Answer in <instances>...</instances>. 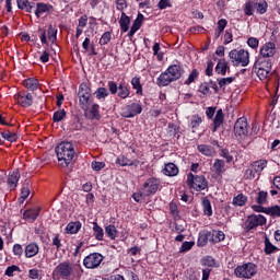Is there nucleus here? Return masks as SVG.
Listing matches in <instances>:
<instances>
[{"label":"nucleus","mask_w":280,"mask_h":280,"mask_svg":"<svg viewBox=\"0 0 280 280\" xmlns=\"http://www.w3.org/2000/svg\"><path fill=\"white\" fill-rule=\"evenodd\" d=\"M2 139H5L7 141H10L11 143H14L16 141L18 137L16 133L10 132V131H4L0 133Z\"/></svg>","instance_id":"50"},{"label":"nucleus","mask_w":280,"mask_h":280,"mask_svg":"<svg viewBox=\"0 0 280 280\" xmlns=\"http://www.w3.org/2000/svg\"><path fill=\"white\" fill-rule=\"evenodd\" d=\"M234 133L240 139H246L248 137V120L245 117H241L234 125Z\"/></svg>","instance_id":"13"},{"label":"nucleus","mask_w":280,"mask_h":280,"mask_svg":"<svg viewBox=\"0 0 280 280\" xmlns=\"http://www.w3.org/2000/svg\"><path fill=\"white\" fill-rule=\"evenodd\" d=\"M57 35H58V30H56V28H54V26L49 25V27H48V40L50 43H56Z\"/></svg>","instance_id":"52"},{"label":"nucleus","mask_w":280,"mask_h":280,"mask_svg":"<svg viewBox=\"0 0 280 280\" xmlns=\"http://www.w3.org/2000/svg\"><path fill=\"white\" fill-rule=\"evenodd\" d=\"M54 10V5L49 3H44V2H37L36 3V11L35 15L37 19H40V15L47 14Z\"/></svg>","instance_id":"17"},{"label":"nucleus","mask_w":280,"mask_h":280,"mask_svg":"<svg viewBox=\"0 0 280 280\" xmlns=\"http://www.w3.org/2000/svg\"><path fill=\"white\" fill-rule=\"evenodd\" d=\"M200 124H202V117L198 115H192L190 117L189 128H191V130H196L197 128H199Z\"/></svg>","instance_id":"41"},{"label":"nucleus","mask_w":280,"mask_h":280,"mask_svg":"<svg viewBox=\"0 0 280 280\" xmlns=\"http://www.w3.org/2000/svg\"><path fill=\"white\" fill-rule=\"evenodd\" d=\"M266 215H270L271 218H280V207L279 206H271L265 209Z\"/></svg>","instance_id":"40"},{"label":"nucleus","mask_w":280,"mask_h":280,"mask_svg":"<svg viewBox=\"0 0 280 280\" xmlns=\"http://www.w3.org/2000/svg\"><path fill=\"white\" fill-rule=\"evenodd\" d=\"M254 8H256L258 14H266V11L268 10V3L266 2L254 3Z\"/></svg>","instance_id":"53"},{"label":"nucleus","mask_w":280,"mask_h":280,"mask_svg":"<svg viewBox=\"0 0 280 280\" xmlns=\"http://www.w3.org/2000/svg\"><path fill=\"white\" fill-rule=\"evenodd\" d=\"M104 261V256L100 253H92L85 256L83 259V266L89 270H95V268H100L102 262Z\"/></svg>","instance_id":"11"},{"label":"nucleus","mask_w":280,"mask_h":280,"mask_svg":"<svg viewBox=\"0 0 280 280\" xmlns=\"http://www.w3.org/2000/svg\"><path fill=\"white\" fill-rule=\"evenodd\" d=\"M226 71H231L229 61L226 59H220L215 67V73L219 75H226Z\"/></svg>","instance_id":"22"},{"label":"nucleus","mask_w":280,"mask_h":280,"mask_svg":"<svg viewBox=\"0 0 280 280\" xmlns=\"http://www.w3.org/2000/svg\"><path fill=\"white\" fill-rule=\"evenodd\" d=\"M19 10H24V12H32L34 10V2H30V0H18Z\"/></svg>","instance_id":"33"},{"label":"nucleus","mask_w":280,"mask_h":280,"mask_svg":"<svg viewBox=\"0 0 280 280\" xmlns=\"http://www.w3.org/2000/svg\"><path fill=\"white\" fill-rule=\"evenodd\" d=\"M161 187V179L155 177L148 178L142 187H141V195L142 196H154L159 188Z\"/></svg>","instance_id":"9"},{"label":"nucleus","mask_w":280,"mask_h":280,"mask_svg":"<svg viewBox=\"0 0 280 280\" xmlns=\"http://www.w3.org/2000/svg\"><path fill=\"white\" fill-rule=\"evenodd\" d=\"M243 10H244V14H245L246 16H253V12H254V10H255V3L252 2V1L246 2Z\"/></svg>","instance_id":"51"},{"label":"nucleus","mask_w":280,"mask_h":280,"mask_svg":"<svg viewBox=\"0 0 280 280\" xmlns=\"http://www.w3.org/2000/svg\"><path fill=\"white\" fill-rule=\"evenodd\" d=\"M253 69L258 75L259 80H267L268 75H270V71H272V61L269 59L262 60L261 58H257Z\"/></svg>","instance_id":"5"},{"label":"nucleus","mask_w":280,"mask_h":280,"mask_svg":"<svg viewBox=\"0 0 280 280\" xmlns=\"http://www.w3.org/2000/svg\"><path fill=\"white\" fill-rule=\"evenodd\" d=\"M234 275L237 279H253L257 275V265L253 262L240 265L234 269Z\"/></svg>","instance_id":"6"},{"label":"nucleus","mask_w":280,"mask_h":280,"mask_svg":"<svg viewBox=\"0 0 280 280\" xmlns=\"http://www.w3.org/2000/svg\"><path fill=\"white\" fill-rule=\"evenodd\" d=\"M229 58L233 67H248L250 63V52L244 49H232L229 52Z\"/></svg>","instance_id":"4"},{"label":"nucleus","mask_w":280,"mask_h":280,"mask_svg":"<svg viewBox=\"0 0 280 280\" xmlns=\"http://www.w3.org/2000/svg\"><path fill=\"white\" fill-rule=\"evenodd\" d=\"M275 250H278L277 246L270 243V238L268 236L265 237V253L266 255H272Z\"/></svg>","instance_id":"43"},{"label":"nucleus","mask_w":280,"mask_h":280,"mask_svg":"<svg viewBox=\"0 0 280 280\" xmlns=\"http://www.w3.org/2000/svg\"><path fill=\"white\" fill-rule=\"evenodd\" d=\"M93 233H94V237H95V240H97V242L104 241V229H102V226H100V224H97V222L93 223Z\"/></svg>","instance_id":"36"},{"label":"nucleus","mask_w":280,"mask_h":280,"mask_svg":"<svg viewBox=\"0 0 280 280\" xmlns=\"http://www.w3.org/2000/svg\"><path fill=\"white\" fill-rule=\"evenodd\" d=\"M143 112V107L139 103H132L130 105H126L121 109V117L130 119L132 117H137V115H141Z\"/></svg>","instance_id":"12"},{"label":"nucleus","mask_w":280,"mask_h":280,"mask_svg":"<svg viewBox=\"0 0 280 280\" xmlns=\"http://www.w3.org/2000/svg\"><path fill=\"white\" fill-rule=\"evenodd\" d=\"M23 84L27 91H36L38 89V80L34 78L24 80Z\"/></svg>","instance_id":"37"},{"label":"nucleus","mask_w":280,"mask_h":280,"mask_svg":"<svg viewBox=\"0 0 280 280\" xmlns=\"http://www.w3.org/2000/svg\"><path fill=\"white\" fill-rule=\"evenodd\" d=\"M14 100L20 106H22V108H30V106L34 104V96H32L30 92L25 91L15 94Z\"/></svg>","instance_id":"15"},{"label":"nucleus","mask_w":280,"mask_h":280,"mask_svg":"<svg viewBox=\"0 0 280 280\" xmlns=\"http://www.w3.org/2000/svg\"><path fill=\"white\" fill-rule=\"evenodd\" d=\"M14 272H21V267L16 265L9 266L5 269L4 275L5 277H14Z\"/></svg>","instance_id":"49"},{"label":"nucleus","mask_w":280,"mask_h":280,"mask_svg":"<svg viewBox=\"0 0 280 280\" xmlns=\"http://www.w3.org/2000/svg\"><path fill=\"white\" fill-rule=\"evenodd\" d=\"M197 150L200 152V154H203V156H215V149H213L211 145L199 144Z\"/></svg>","instance_id":"29"},{"label":"nucleus","mask_w":280,"mask_h":280,"mask_svg":"<svg viewBox=\"0 0 280 280\" xmlns=\"http://www.w3.org/2000/svg\"><path fill=\"white\" fill-rule=\"evenodd\" d=\"M162 172L165 176H178V166L174 163H167Z\"/></svg>","instance_id":"27"},{"label":"nucleus","mask_w":280,"mask_h":280,"mask_svg":"<svg viewBox=\"0 0 280 280\" xmlns=\"http://www.w3.org/2000/svg\"><path fill=\"white\" fill-rule=\"evenodd\" d=\"M28 278L32 280L40 279V270L33 268L28 270Z\"/></svg>","instance_id":"64"},{"label":"nucleus","mask_w":280,"mask_h":280,"mask_svg":"<svg viewBox=\"0 0 280 280\" xmlns=\"http://www.w3.org/2000/svg\"><path fill=\"white\" fill-rule=\"evenodd\" d=\"M224 124V112H222V108L217 110V114L213 118V129L212 132H217L218 128Z\"/></svg>","instance_id":"23"},{"label":"nucleus","mask_w":280,"mask_h":280,"mask_svg":"<svg viewBox=\"0 0 280 280\" xmlns=\"http://www.w3.org/2000/svg\"><path fill=\"white\" fill-rule=\"evenodd\" d=\"M116 165H120V167H127V166H132L133 167H138L139 166V161L138 160H130L128 158H126V155H120L117 158L116 160Z\"/></svg>","instance_id":"19"},{"label":"nucleus","mask_w":280,"mask_h":280,"mask_svg":"<svg viewBox=\"0 0 280 280\" xmlns=\"http://www.w3.org/2000/svg\"><path fill=\"white\" fill-rule=\"evenodd\" d=\"M102 116L100 115V105L94 103L89 112V119H97L100 120Z\"/></svg>","instance_id":"39"},{"label":"nucleus","mask_w":280,"mask_h":280,"mask_svg":"<svg viewBox=\"0 0 280 280\" xmlns=\"http://www.w3.org/2000/svg\"><path fill=\"white\" fill-rule=\"evenodd\" d=\"M84 269L80 265H73L69 261L60 262L52 271V279L55 280H80Z\"/></svg>","instance_id":"1"},{"label":"nucleus","mask_w":280,"mask_h":280,"mask_svg":"<svg viewBox=\"0 0 280 280\" xmlns=\"http://www.w3.org/2000/svg\"><path fill=\"white\" fill-rule=\"evenodd\" d=\"M80 229H82L80 221L70 222L66 226V233H68V235H77V233H80Z\"/></svg>","instance_id":"26"},{"label":"nucleus","mask_w":280,"mask_h":280,"mask_svg":"<svg viewBox=\"0 0 280 280\" xmlns=\"http://www.w3.org/2000/svg\"><path fill=\"white\" fill-rule=\"evenodd\" d=\"M40 253V246H38V243L32 242L27 244L24 248V256L26 259H32V257H36Z\"/></svg>","instance_id":"16"},{"label":"nucleus","mask_w":280,"mask_h":280,"mask_svg":"<svg viewBox=\"0 0 280 280\" xmlns=\"http://www.w3.org/2000/svg\"><path fill=\"white\" fill-rule=\"evenodd\" d=\"M105 233L109 240H115V237H117V228H115L113 224L107 225L105 228Z\"/></svg>","instance_id":"44"},{"label":"nucleus","mask_w":280,"mask_h":280,"mask_svg":"<svg viewBox=\"0 0 280 280\" xmlns=\"http://www.w3.org/2000/svg\"><path fill=\"white\" fill-rule=\"evenodd\" d=\"M267 165H268V161L258 160L249 166H252V168H254V172L256 173V175L259 176L261 174V172H264V170H266Z\"/></svg>","instance_id":"28"},{"label":"nucleus","mask_w":280,"mask_h":280,"mask_svg":"<svg viewBox=\"0 0 280 280\" xmlns=\"http://www.w3.org/2000/svg\"><path fill=\"white\" fill-rule=\"evenodd\" d=\"M247 45L252 49H258V47H259V39H257V37H249L247 39Z\"/></svg>","instance_id":"59"},{"label":"nucleus","mask_w":280,"mask_h":280,"mask_svg":"<svg viewBox=\"0 0 280 280\" xmlns=\"http://www.w3.org/2000/svg\"><path fill=\"white\" fill-rule=\"evenodd\" d=\"M185 70L178 63L170 66L165 72L160 74L158 78L156 84L158 86H167L172 84V82H176V80H180Z\"/></svg>","instance_id":"3"},{"label":"nucleus","mask_w":280,"mask_h":280,"mask_svg":"<svg viewBox=\"0 0 280 280\" xmlns=\"http://www.w3.org/2000/svg\"><path fill=\"white\" fill-rule=\"evenodd\" d=\"M30 179H25L20 194V202H25L30 197Z\"/></svg>","instance_id":"32"},{"label":"nucleus","mask_w":280,"mask_h":280,"mask_svg":"<svg viewBox=\"0 0 280 280\" xmlns=\"http://www.w3.org/2000/svg\"><path fill=\"white\" fill-rule=\"evenodd\" d=\"M196 243H194V242H184L183 244H182V247H180V249H179V253H187V250H191V248H194V245H195Z\"/></svg>","instance_id":"63"},{"label":"nucleus","mask_w":280,"mask_h":280,"mask_svg":"<svg viewBox=\"0 0 280 280\" xmlns=\"http://www.w3.org/2000/svg\"><path fill=\"white\" fill-rule=\"evenodd\" d=\"M208 242H210L209 231L203 230L199 232L197 246H207Z\"/></svg>","instance_id":"34"},{"label":"nucleus","mask_w":280,"mask_h":280,"mask_svg":"<svg viewBox=\"0 0 280 280\" xmlns=\"http://www.w3.org/2000/svg\"><path fill=\"white\" fill-rule=\"evenodd\" d=\"M21 178V174L19 171H13L8 177V187L10 191H14L19 185V179Z\"/></svg>","instance_id":"18"},{"label":"nucleus","mask_w":280,"mask_h":280,"mask_svg":"<svg viewBox=\"0 0 280 280\" xmlns=\"http://www.w3.org/2000/svg\"><path fill=\"white\" fill-rule=\"evenodd\" d=\"M233 82H235L234 77L218 79V84L220 89H226V86H229V84H233Z\"/></svg>","instance_id":"42"},{"label":"nucleus","mask_w":280,"mask_h":280,"mask_svg":"<svg viewBox=\"0 0 280 280\" xmlns=\"http://www.w3.org/2000/svg\"><path fill=\"white\" fill-rule=\"evenodd\" d=\"M161 51V44L159 43H155L153 45V56H158V60H163V54L162 52H159Z\"/></svg>","instance_id":"61"},{"label":"nucleus","mask_w":280,"mask_h":280,"mask_svg":"<svg viewBox=\"0 0 280 280\" xmlns=\"http://www.w3.org/2000/svg\"><path fill=\"white\" fill-rule=\"evenodd\" d=\"M132 89L136 91L137 95L143 94V86L141 85V79L139 77H135L131 79Z\"/></svg>","instance_id":"38"},{"label":"nucleus","mask_w":280,"mask_h":280,"mask_svg":"<svg viewBox=\"0 0 280 280\" xmlns=\"http://www.w3.org/2000/svg\"><path fill=\"white\" fill-rule=\"evenodd\" d=\"M264 224H266V217L261 214H250L245 221L244 231L248 233L253 231V229H257V226H264Z\"/></svg>","instance_id":"10"},{"label":"nucleus","mask_w":280,"mask_h":280,"mask_svg":"<svg viewBox=\"0 0 280 280\" xmlns=\"http://www.w3.org/2000/svg\"><path fill=\"white\" fill-rule=\"evenodd\" d=\"M12 252H13V255L15 257H22V255H23V245L14 244Z\"/></svg>","instance_id":"62"},{"label":"nucleus","mask_w":280,"mask_h":280,"mask_svg":"<svg viewBox=\"0 0 280 280\" xmlns=\"http://www.w3.org/2000/svg\"><path fill=\"white\" fill-rule=\"evenodd\" d=\"M94 95L96 96V100H106L108 97V90L106 88H98Z\"/></svg>","instance_id":"46"},{"label":"nucleus","mask_w":280,"mask_h":280,"mask_svg":"<svg viewBox=\"0 0 280 280\" xmlns=\"http://www.w3.org/2000/svg\"><path fill=\"white\" fill-rule=\"evenodd\" d=\"M39 213H40V208L36 207L33 209L25 210L23 213V218L24 220H26V222H35Z\"/></svg>","instance_id":"21"},{"label":"nucleus","mask_w":280,"mask_h":280,"mask_svg":"<svg viewBox=\"0 0 280 280\" xmlns=\"http://www.w3.org/2000/svg\"><path fill=\"white\" fill-rule=\"evenodd\" d=\"M55 152L58 158V163L61 167H69L71 161H73V156H75V149L71 142H61L59 143Z\"/></svg>","instance_id":"2"},{"label":"nucleus","mask_w":280,"mask_h":280,"mask_svg":"<svg viewBox=\"0 0 280 280\" xmlns=\"http://www.w3.org/2000/svg\"><path fill=\"white\" fill-rule=\"evenodd\" d=\"M79 104L82 110H89V106H91V88L86 83H81L79 88Z\"/></svg>","instance_id":"7"},{"label":"nucleus","mask_w":280,"mask_h":280,"mask_svg":"<svg viewBox=\"0 0 280 280\" xmlns=\"http://www.w3.org/2000/svg\"><path fill=\"white\" fill-rule=\"evenodd\" d=\"M246 202H248V197L242 192L235 196L232 200V205H234V207H245Z\"/></svg>","instance_id":"35"},{"label":"nucleus","mask_w":280,"mask_h":280,"mask_svg":"<svg viewBox=\"0 0 280 280\" xmlns=\"http://www.w3.org/2000/svg\"><path fill=\"white\" fill-rule=\"evenodd\" d=\"M275 54H277V45L272 42H269L260 47L258 58H261V60H270Z\"/></svg>","instance_id":"14"},{"label":"nucleus","mask_w":280,"mask_h":280,"mask_svg":"<svg viewBox=\"0 0 280 280\" xmlns=\"http://www.w3.org/2000/svg\"><path fill=\"white\" fill-rule=\"evenodd\" d=\"M91 167L94 172H102V170H104V167H106V163L104 162H97V161H93L91 163Z\"/></svg>","instance_id":"55"},{"label":"nucleus","mask_w":280,"mask_h":280,"mask_svg":"<svg viewBox=\"0 0 280 280\" xmlns=\"http://www.w3.org/2000/svg\"><path fill=\"white\" fill-rule=\"evenodd\" d=\"M141 25H143V14L139 13L128 33L129 38H132L141 30Z\"/></svg>","instance_id":"20"},{"label":"nucleus","mask_w":280,"mask_h":280,"mask_svg":"<svg viewBox=\"0 0 280 280\" xmlns=\"http://www.w3.org/2000/svg\"><path fill=\"white\" fill-rule=\"evenodd\" d=\"M257 176V173L254 171L253 166L249 165L248 168L244 173V178L247 180H253Z\"/></svg>","instance_id":"54"},{"label":"nucleus","mask_w":280,"mask_h":280,"mask_svg":"<svg viewBox=\"0 0 280 280\" xmlns=\"http://www.w3.org/2000/svg\"><path fill=\"white\" fill-rule=\"evenodd\" d=\"M257 205H267L268 203V192L267 191H259L256 198Z\"/></svg>","instance_id":"45"},{"label":"nucleus","mask_w":280,"mask_h":280,"mask_svg":"<svg viewBox=\"0 0 280 280\" xmlns=\"http://www.w3.org/2000/svg\"><path fill=\"white\" fill-rule=\"evenodd\" d=\"M198 75H199L198 70L194 69V70L190 72L188 79L185 81V84L189 85V84H191L192 82H196V79L198 78Z\"/></svg>","instance_id":"58"},{"label":"nucleus","mask_w":280,"mask_h":280,"mask_svg":"<svg viewBox=\"0 0 280 280\" xmlns=\"http://www.w3.org/2000/svg\"><path fill=\"white\" fill-rule=\"evenodd\" d=\"M158 8L159 10H167V8H172V0H160Z\"/></svg>","instance_id":"60"},{"label":"nucleus","mask_w":280,"mask_h":280,"mask_svg":"<svg viewBox=\"0 0 280 280\" xmlns=\"http://www.w3.org/2000/svg\"><path fill=\"white\" fill-rule=\"evenodd\" d=\"M107 86H108L109 93L112 95H117L119 85H117V83L115 81H108Z\"/></svg>","instance_id":"57"},{"label":"nucleus","mask_w":280,"mask_h":280,"mask_svg":"<svg viewBox=\"0 0 280 280\" xmlns=\"http://www.w3.org/2000/svg\"><path fill=\"white\" fill-rule=\"evenodd\" d=\"M110 38H113L110 32H105L100 38V45H108L110 43Z\"/></svg>","instance_id":"56"},{"label":"nucleus","mask_w":280,"mask_h":280,"mask_svg":"<svg viewBox=\"0 0 280 280\" xmlns=\"http://www.w3.org/2000/svg\"><path fill=\"white\" fill-rule=\"evenodd\" d=\"M209 236L212 244H220V242H224V238L226 237V235H224V232L217 230H212L211 232H209Z\"/></svg>","instance_id":"24"},{"label":"nucleus","mask_w":280,"mask_h":280,"mask_svg":"<svg viewBox=\"0 0 280 280\" xmlns=\"http://www.w3.org/2000/svg\"><path fill=\"white\" fill-rule=\"evenodd\" d=\"M117 95L118 97H120V100H127V97H130V89L128 88V84H126L125 81H121L118 84Z\"/></svg>","instance_id":"25"},{"label":"nucleus","mask_w":280,"mask_h":280,"mask_svg":"<svg viewBox=\"0 0 280 280\" xmlns=\"http://www.w3.org/2000/svg\"><path fill=\"white\" fill-rule=\"evenodd\" d=\"M224 160H215L213 164L215 174H222L224 172Z\"/></svg>","instance_id":"48"},{"label":"nucleus","mask_w":280,"mask_h":280,"mask_svg":"<svg viewBox=\"0 0 280 280\" xmlns=\"http://www.w3.org/2000/svg\"><path fill=\"white\" fill-rule=\"evenodd\" d=\"M67 117V112L65 109H59L54 113L52 120L58 124L59 121H62Z\"/></svg>","instance_id":"47"},{"label":"nucleus","mask_w":280,"mask_h":280,"mask_svg":"<svg viewBox=\"0 0 280 280\" xmlns=\"http://www.w3.org/2000/svg\"><path fill=\"white\" fill-rule=\"evenodd\" d=\"M119 25L121 32L126 33L128 30H130V16L126 14V12H122L119 20Z\"/></svg>","instance_id":"31"},{"label":"nucleus","mask_w":280,"mask_h":280,"mask_svg":"<svg viewBox=\"0 0 280 280\" xmlns=\"http://www.w3.org/2000/svg\"><path fill=\"white\" fill-rule=\"evenodd\" d=\"M201 207L205 215H208V218H211V215H213V208L211 207V201L209 200V198L203 197L201 199Z\"/></svg>","instance_id":"30"},{"label":"nucleus","mask_w":280,"mask_h":280,"mask_svg":"<svg viewBox=\"0 0 280 280\" xmlns=\"http://www.w3.org/2000/svg\"><path fill=\"white\" fill-rule=\"evenodd\" d=\"M188 187L190 189H195V191H205V189L208 187L207 178L203 175H192L189 173L187 175L186 180Z\"/></svg>","instance_id":"8"}]
</instances>
